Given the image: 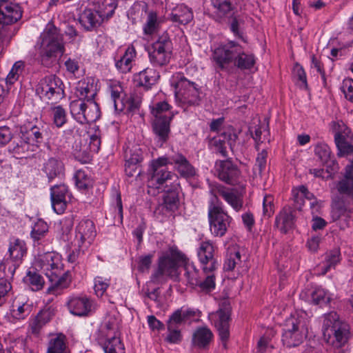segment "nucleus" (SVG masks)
Segmentation results:
<instances>
[{"instance_id": "nucleus-1", "label": "nucleus", "mask_w": 353, "mask_h": 353, "mask_svg": "<svg viewBox=\"0 0 353 353\" xmlns=\"http://www.w3.org/2000/svg\"><path fill=\"white\" fill-rule=\"evenodd\" d=\"M42 65L50 66L65 51L63 34L52 23H48L34 46Z\"/></svg>"}, {"instance_id": "nucleus-56", "label": "nucleus", "mask_w": 353, "mask_h": 353, "mask_svg": "<svg viewBox=\"0 0 353 353\" xmlns=\"http://www.w3.org/2000/svg\"><path fill=\"white\" fill-rule=\"evenodd\" d=\"M52 115L53 122L57 127H62L66 122V112L65 110L60 105L52 108Z\"/></svg>"}, {"instance_id": "nucleus-27", "label": "nucleus", "mask_w": 353, "mask_h": 353, "mask_svg": "<svg viewBox=\"0 0 353 353\" xmlns=\"http://www.w3.org/2000/svg\"><path fill=\"white\" fill-rule=\"evenodd\" d=\"M335 188L340 195L350 198L352 203L353 211V168L347 167L343 177L335 183Z\"/></svg>"}, {"instance_id": "nucleus-19", "label": "nucleus", "mask_w": 353, "mask_h": 353, "mask_svg": "<svg viewBox=\"0 0 353 353\" xmlns=\"http://www.w3.org/2000/svg\"><path fill=\"white\" fill-rule=\"evenodd\" d=\"M216 172L218 178L228 185H235L240 182L241 171L230 160L217 161Z\"/></svg>"}, {"instance_id": "nucleus-21", "label": "nucleus", "mask_w": 353, "mask_h": 353, "mask_svg": "<svg viewBox=\"0 0 353 353\" xmlns=\"http://www.w3.org/2000/svg\"><path fill=\"white\" fill-rule=\"evenodd\" d=\"M197 256L205 272L212 273L217 268L214 247L210 241L201 243L197 250Z\"/></svg>"}, {"instance_id": "nucleus-47", "label": "nucleus", "mask_w": 353, "mask_h": 353, "mask_svg": "<svg viewBox=\"0 0 353 353\" xmlns=\"http://www.w3.org/2000/svg\"><path fill=\"white\" fill-rule=\"evenodd\" d=\"M74 179L76 186L79 190H85L92 186V179L84 170H77Z\"/></svg>"}, {"instance_id": "nucleus-2", "label": "nucleus", "mask_w": 353, "mask_h": 353, "mask_svg": "<svg viewBox=\"0 0 353 353\" xmlns=\"http://www.w3.org/2000/svg\"><path fill=\"white\" fill-rule=\"evenodd\" d=\"M38 265L51 283L47 289L48 294L57 295L69 285L71 281L70 273L63 271V264L58 254L47 252L40 255Z\"/></svg>"}, {"instance_id": "nucleus-11", "label": "nucleus", "mask_w": 353, "mask_h": 353, "mask_svg": "<svg viewBox=\"0 0 353 353\" xmlns=\"http://www.w3.org/2000/svg\"><path fill=\"white\" fill-rule=\"evenodd\" d=\"M150 63L154 66L167 65L172 55V43L167 32H163L148 50Z\"/></svg>"}, {"instance_id": "nucleus-49", "label": "nucleus", "mask_w": 353, "mask_h": 353, "mask_svg": "<svg viewBox=\"0 0 353 353\" xmlns=\"http://www.w3.org/2000/svg\"><path fill=\"white\" fill-rule=\"evenodd\" d=\"M48 231L47 223L41 219H39L34 225L31 232V237L34 243L39 244V241L43 238Z\"/></svg>"}, {"instance_id": "nucleus-50", "label": "nucleus", "mask_w": 353, "mask_h": 353, "mask_svg": "<svg viewBox=\"0 0 353 353\" xmlns=\"http://www.w3.org/2000/svg\"><path fill=\"white\" fill-rule=\"evenodd\" d=\"M125 165H135L143 160V152L138 145H134L125 153Z\"/></svg>"}, {"instance_id": "nucleus-34", "label": "nucleus", "mask_w": 353, "mask_h": 353, "mask_svg": "<svg viewBox=\"0 0 353 353\" xmlns=\"http://www.w3.org/2000/svg\"><path fill=\"white\" fill-rule=\"evenodd\" d=\"M42 170L48 176L49 181H51L63 174L64 165L58 159L50 157L44 163Z\"/></svg>"}, {"instance_id": "nucleus-35", "label": "nucleus", "mask_w": 353, "mask_h": 353, "mask_svg": "<svg viewBox=\"0 0 353 353\" xmlns=\"http://www.w3.org/2000/svg\"><path fill=\"white\" fill-rule=\"evenodd\" d=\"M341 260V254L339 248H334L327 251L324 254L320 268L322 274H325L331 269H334Z\"/></svg>"}, {"instance_id": "nucleus-15", "label": "nucleus", "mask_w": 353, "mask_h": 353, "mask_svg": "<svg viewBox=\"0 0 353 353\" xmlns=\"http://www.w3.org/2000/svg\"><path fill=\"white\" fill-rule=\"evenodd\" d=\"M230 302L228 299L222 300L219 303V309L214 314V324L219 332L223 347H227L226 342L230 336V321L231 314Z\"/></svg>"}, {"instance_id": "nucleus-32", "label": "nucleus", "mask_w": 353, "mask_h": 353, "mask_svg": "<svg viewBox=\"0 0 353 353\" xmlns=\"http://www.w3.org/2000/svg\"><path fill=\"white\" fill-rule=\"evenodd\" d=\"M193 13L190 8L184 4H180L172 9L169 19L178 25H186L193 19Z\"/></svg>"}, {"instance_id": "nucleus-28", "label": "nucleus", "mask_w": 353, "mask_h": 353, "mask_svg": "<svg viewBox=\"0 0 353 353\" xmlns=\"http://www.w3.org/2000/svg\"><path fill=\"white\" fill-rule=\"evenodd\" d=\"M179 184L174 183L170 188L165 190L163 203L160 205L162 210L174 212L178 209L179 205Z\"/></svg>"}, {"instance_id": "nucleus-64", "label": "nucleus", "mask_w": 353, "mask_h": 353, "mask_svg": "<svg viewBox=\"0 0 353 353\" xmlns=\"http://www.w3.org/2000/svg\"><path fill=\"white\" fill-rule=\"evenodd\" d=\"M341 90L345 97L351 102H353V80L350 79H345L343 81Z\"/></svg>"}, {"instance_id": "nucleus-53", "label": "nucleus", "mask_w": 353, "mask_h": 353, "mask_svg": "<svg viewBox=\"0 0 353 353\" xmlns=\"http://www.w3.org/2000/svg\"><path fill=\"white\" fill-rule=\"evenodd\" d=\"M312 301L316 305H326L331 300L330 295L324 289L316 288L312 293Z\"/></svg>"}, {"instance_id": "nucleus-24", "label": "nucleus", "mask_w": 353, "mask_h": 353, "mask_svg": "<svg viewBox=\"0 0 353 353\" xmlns=\"http://www.w3.org/2000/svg\"><path fill=\"white\" fill-rule=\"evenodd\" d=\"M54 315V309L48 307L41 310L34 318L29 321V332L38 336L43 326L48 323Z\"/></svg>"}, {"instance_id": "nucleus-37", "label": "nucleus", "mask_w": 353, "mask_h": 353, "mask_svg": "<svg viewBox=\"0 0 353 353\" xmlns=\"http://www.w3.org/2000/svg\"><path fill=\"white\" fill-rule=\"evenodd\" d=\"M159 77L160 75L155 69L147 68L139 73L137 81L140 86L148 90L157 82Z\"/></svg>"}, {"instance_id": "nucleus-13", "label": "nucleus", "mask_w": 353, "mask_h": 353, "mask_svg": "<svg viewBox=\"0 0 353 353\" xmlns=\"http://www.w3.org/2000/svg\"><path fill=\"white\" fill-rule=\"evenodd\" d=\"M26 251L27 248L23 241L17 239L10 243L8 250L9 257L0 264V270L3 271L6 278H12L14 276L17 268L21 263Z\"/></svg>"}, {"instance_id": "nucleus-61", "label": "nucleus", "mask_w": 353, "mask_h": 353, "mask_svg": "<svg viewBox=\"0 0 353 353\" xmlns=\"http://www.w3.org/2000/svg\"><path fill=\"white\" fill-rule=\"evenodd\" d=\"M12 285L6 278H0V306L6 302V296L11 290Z\"/></svg>"}, {"instance_id": "nucleus-8", "label": "nucleus", "mask_w": 353, "mask_h": 353, "mask_svg": "<svg viewBox=\"0 0 353 353\" xmlns=\"http://www.w3.org/2000/svg\"><path fill=\"white\" fill-rule=\"evenodd\" d=\"M171 84L175 88L176 97L182 103L195 105L201 101L200 92L194 82L187 79L183 74L175 73L171 78Z\"/></svg>"}, {"instance_id": "nucleus-23", "label": "nucleus", "mask_w": 353, "mask_h": 353, "mask_svg": "<svg viewBox=\"0 0 353 353\" xmlns=\"http://www.w3.org/2000/svg\"><path fill=\"white\" fill-rule=\"evenodd\" d=\"M114 339H120L119 326L116 319L110 317L101 325L97 339L99 344H101Z\"/></svg>"}, {"instance_id": "nucleus-52", "label": "nucleus", "mask_w": 353, "mask_h": 353, "mask_svg": "<svg viewBox=\"0 0 353 353\" xmlns=\"http://www.w3.org/2000/svg\"><path fill=\"white\" fill-rule=\"evenodd\" d=\"M25 279L26 282L30 286L33 291L41 290L44 284L43 277L35 272L29 271Z\"/></svg>"}, {"instance_id": "nucleus-54", "label": "nucleus", "mask_w": 353, "mask_h": 353, "mask_svg": "<svg viewBox=\"0 0 353 353\" xmlns=\"http://www.w3.org/2000/svg\"><path fill=\"white\" fill-rule=\"evenodd\" d=\"M159 23L157 21V15L154 12H150L148 15L146 23L143 27L144 33L152 34L154 33L159 27Z\"/></svg>"}, {"instance_id": "nucleus-44", "label": "nucleus", "mask_w": 353, "mask_h": 353, "mask_svg": "<svg viewBox=\"0 0 353 353\" xmlns=\"http://www.w3.org/2000/svg\"><path fill=\"white\" fill-rule=\"evenodd\" d=\"M241 262V254L235 247H230L228 249L226 258L223 265L225 271H232Z\"/></svg>"}, {"instance_id": "nucleus-30", "label": "nucleus", "mask_w": 353, "mask_h": 353, "mask_svg": "<svg viewBox=\"0 0 353 353\" xmlns=\"http://www.w3.org/2000/svg\"><path fill=\"white\" fill-rule=\"evenodd\" d=\"M195 314V312L190 309H178L170 316L166 322V326L181 329V326L191 318L194 317Z\"/></svg>"}, {"instance_id": "nucleus-57", "label": "nucleus", "mask_w": 353, "mask_h": 353, "mask_svg": "<svg viewBox=\"0 0 353 353\" xmlns=\"http://www.w3.org/2000/svg\"><path fill=\"white\" fill-rule=\"evenodd\" d=\"M209 145L212 149H214L216 152L220 153L223 157H225L228 156L224 139H223L222 137L220 135L210 139L209 141Z\"/></svg>"}, {"instance_id": "nucleus-9", "label": "nucleus", "mask_w": 353, "mask_h": 353, "mask_svg": "<svg viewBox=\"0 0 353 353\" xmlns=\"http://www.w3.org/2000/svg\"><path fill=\"white\" fill-rule=\"evenodd\" d=\"M307 327L303 318L294 316L285 321L282 334V341L287 347H295L301 344L307 336Z\"/></svg>"}, {"instance_id": "nucleus-39", "label": "nucleus", "mask_w": 353, "mask_h": 353, "mask_svg": "<svg viewBox=\"0 0 353 353\" xmlns=\"http://www.w3.org/2000/svg\"><path fill=\"white\" fill-rule=\"evenodd\" d=\"M47 353H70L65 336L63 334L54 335L48 342Z\"/></svg>"}, {"instance_id": "nucleus-42", "label": "nucleus", "mask_w": 353, "mask_h": 353, "mask_svg": "<svg viewBox=\"0 0 353 353\" xmlns=\"http://www.w3.org/2000/svg\"><path fill=\"white\" fill-rule=\"evenodd\" d=\"M136 56V50L133 46L125 50V54L116 62V67L123 73L129 72L132 67V61Z\"/></svg>"}, {"instance_id": "nucleus-58", "label": "nucleus", "mask_w": 353, "mask_h": 353, "mask_svg": "<svg viewBox=\"0 0 353 353\" xmlns=\"http://www.w3.org/2000/svg\"><path fill=\"white\" fill-rule=\"evenodd\" d=\"M168 334L164 340L167 343L172 344H179L182 341V334L181 329L167 327Z\"/></svg>"}, {"instance_id": "nucleus-51", "label": "nucleus", "mask_w": 353, "mask_h": 353, "mask_svg": "<svg viewBox=\"0 0 353 353\" xmlns=\"http://www.w3.org/2000/svg\"><path fill=\"white\" fill-rule=\"evenodd\" d=\"M23 139H19L14 140L11 145L10 146V151L15 155L19 156V158H22L23 155L26 152L28 151L30 148V142Z\"/></svg>"}, {"instance_id": "nucleus-43", "label": "nucleus", "mask_w": 353, "mask_h": 353, "mask_svg": "<svg viewBox=\"0 0 353 353\" xmlns=\"http://www.w3.org/2000/svg\"><path fill=\"white\" fill-rule=\"evenodd\" d=\"M77 91L79 99L82 101H94V99L97 94V89L93 82H80Z\"/></svg>"}, {"instance_id": "nucleus-3", "label": "nucleus", "mask_w": 353, "mask_h": 353, "mask_svg": "<svg viewBox=\"0 0 353 353\" xmlns=\"http://www.w3.org/2000/svg\"><path fill=\"white\" fill-rule=\"evenodd\" d=\"M349 325L340 320L335 312H331L323 316V335L325 341L334 348H340L348 339Z\"/></svg>"}, {"instance_id": "nucleus-25", "label": "nucleus", "mask_w": 353, "mask_h": 353, "mask_svg": "<svg viewBox=\"0 0 353 353\" xmlns=\"http://www.w3.org/2000/svg\"><path fill=\"white\" fill-rule=\"evenodd\" d=\"M105 13L91 8L85 9L79 16V23L87 31L97 29L101 24Z\"/></svg>"}, {"instance_id": "nucleus-18", "label": "nucleus", "mask_w": 353, "mask_h": 353, "mask_svg": "<svg viewBox=\"0 0 353 353\" xmlns=\"http://www.w3.org/2000/svg\"><path fill=\"white\" fill-rule=\"evenodd\" d=\"M172 164L174 168L185 178H190L195 175L194 168L190 163L185 156L180 153H176L168 157H163L157 159L156 164Z\"/></svg>"}, {"instance_id": "nucleus-46", "label": "nucleus", "mask_w": 353, "mask_h": 353, "mask_svg": "<svg viewBox=\"0 0 353 353\" xmlns=\"http://www.w3.org/2000/svg\"><path fill=\"white\" fill-rule=\"evenodd\" d=\"M32 305L26 303L14 302L10 310L13 318L17 320H23L31 313Z\"/></svg>"}, {"instance_id": "nucleus-60", "label": "nucleus", "mask_w": 353, "mask_h": 353, "mask_svg": "<svg viewBox=\"0 0 353 353\" xmlns=\"http://www.w3.org/2000/svg\"><path fill=\"white\" fill-rule=\"evenodd\" d=\"M334 142L339 151L337 154L338 156L342 157L345 154L353 153V146L345 141V137L334 140Z\"/></svg>"}, {"instance_id": "nucleus-55", "label": "nucleus", "mask_w": 353, "mask_h": 353, "mask_svg": "<svg viewBox=\"0 0 353 353\" xmlns=\"http://www.w3.org/2000/svg\"><path fill=\"white\" fill-rule=\"evenodd\" d=\"M315 154L323 163H327L330 159L331 151L329 146L325 143H318L314 148Z\"/></svg>"}, {"instance_id": "nucleus-12", "label": "nucleus", "mask_w": 353, "mask_h": 353, "mask_svg": "<svg viewBox=\"0 0 353 353\" xmlns=\"http://www.w3.org/2000/svg\"><path fill=\"white\" fill-rule=\"evenodd\" d=\"M70 108L72 117L81 124L93 123L100 117V109L95 101L74 100Z\"/></svg>"}, {"instance_id": "nucleus-7", "label": "nucleus", "mask_w": 353, "mask_h": 353, "mask_svg": "<svg viewBox=\"0 0 353 353\" xmlns=\"http://www.w3.org/2000/svg\"><path fill=\"white\" fill-rule=\"evenodd\" d=\"M180 263L183 264L184 277L187 284L194 288H199V290L204 292H209L215 288V278L212 273L201 271L196 268L193 263L185 259L181 261Z\"/></svg>"}, {"instance_id": "nucleus-14", "label": "nucleus", "mask_w": 353, "mask_h": 353, "mask_svg": "<svg viewBox=\"0 0 353 353\" xmlns=\"http://www.w3.org/2000/svg\"><path fill=\"white\" fill-rule=\"evenodd\" d=\"M97 232L93 222L90 219L81 221L76 228L75 236L72 241L73 247H77L79 252L83 253L93 242Z\"/></svg>"}, {"instance_id": "nucleus-36", "label": "nucleus", "mask_w": 353, "mask_h": 353, "mask_svg": "<svg viewBox=\"0 0 353 353\" xmlns=\"http://www.w3.org/2000/svg\"><path fill=\"white\" fill-rule=\"evenodd\" d=\"M14 23L0 20V48L8 46L12 38L17 34L19 28Z\"/></svg>"}, {"instance_id": "nucleus-40", "label": "nucleus", "mask_w": 353, "mask_h": 353, "mask_svg": "<svg viewBox=\"0 0 353 353\" xmlns=\"http://www.w3.org/2000/svg\"><path fill=\"white\" fill-rule=\"evenodd\" d=\"M212 333L205 327H199L192 336V344L199 348H205L212 339Z\"/></svg>"}, {"instance_id": "nucleus-38", "label": "nucleus", "mask_w": 353, "mask_h": 353, "mask_svg": "<svg viewBox=\"0 0 353 353\" xmlns=\"http://www.w3.org/2000/svg\"><path fill=\"white\" fill-rule=\"evenodd\" d=\"M26 139L30 142L41 143L43 141V137L46 134V128L41 122H37L35 125L26 126Z\"/></svg>"}, {"instance_id": "nucleus-62", "label": "nucleus", "mask_w": 353, "mask_h": 353, "mask_svg": "<svg viewBox=\"0 0 353 353\" xmlns=\"http://www.w3.org/2000/svg\"><path fill=\"white\" fill-rule=\"evenodd\" d=\"M274 198L272 195H265L263 201V214L270 217L274 214Z\"/></svg>"}, {"instance_id": "nucleus-31", "label": "nucleus", "mask_w": 353, "mask_h": 353, "mask_svg": "<svg viewBox=\"0 0 353 353\" xmlns=\"http://www.w3.org/2000/svg\"><path fill=\"white\" fill-rule=\"evenodd\" d=\"M211 5L216 21H222L233 16L235 8L230 0H211Z\"/></svg>"}, {"instance_id": "nucleus-59", "label": "nucleus", "mask_w": 353, "mask_h": 353, "mask_svg": "<svg viewBox=\"0 0 353 353\" xmlns=\"http://www.w3.org/2000/svg\"><path fill=\"white\" fill-rule=\"evenodd\" d=\"M110 285L109 280L101 276L94 279V290L97 296H102Z\"/></svg>"}, {"instance_id": "nucleus-4", "label": "nucleus", "mask_w": 353, "mask_h": 353, "mask_svg": "<svg viewBox=\"0 0 353 353\" xmlns=\"http://www.w3.org/2000/svg\"><path fill=\"white\" fill-rule=\"evenodd\" d=\"M184 259L185 255L179 252H172L170 255L160 257L158 267L150 276V282L155 285H162L168 278L176 280L179 277V262Z\"/></svg>"}, {"instance_id": "nucleus-26", "label": "nucleus", "mask_w": 353, "mask_h": 353, "mask_svg": "<svg viewBox=\"0 0 353 353\" xmlns=\"http://www.w3.org/2000/svg\"><path fill=\"white\" fill-rule=\"evenodd\" d=\"M68 188L65 185H54L50 189L52 206L57 214H62L67 206L65 199Z\"/></svg>"}, {"instance_id": "nucleus-33", "label": "nucleus", "mask_w": 353, "mask_h": 353, "mask_svg": "<svg viewBox=\"0 0 353 353\" xmlns=\"http://www.w3.org/2000/svg\"><path fill=\"white\" fill-rule=\"evenodd\" d=\"M275 225L283 233H287L294 225V215L290 208H285L276 217Z\"/></svg>"}, {"instance_id": "nucleus-17", "label": "nucleus", "mask_w": 353, "mask_h": 353, "mask_svg": "<svg viewBox=\"0 0 353 353\" xmlns=\"http://www.w3.org/2000/svg\"><path fill=\"white\" fill-rule=\"evenodd\" d=\"M211 197L221 196L235 211L239 212L243 207V198L237 189L230 188L221 184H214L210 186Z\"/></svg>"}, {"instance_id": "nucleus-6", "label": "nucleus", "mask_w": 353, "mask_h": 353, "mask_svg": "<svg viewBox=\"0 0 353 353\" xmlns=\"http://www.w3.org/2000/svg\"><path fill=\"white\" fill-rule=\"evenodd\" d=\"M171 106L166 101L154 103L151 113L154 117L152 121V130L161 143L167 141L170 132V121L174 117Z\"/></svg>"}, {"instance_id": "nucleus-48", "label": "nucleus", "mask_w": 353, "mask_h": 353, "mask_svg": "<svg viewBox=\"0 0 353 353\" xmlns=\"http://www.w3.org/2000/svg\"><path fill=\"white\" fill-rule=\"evenodd\" d=\"M105 353H125V347L121 339L105 341L99 344Z\"/></svg>"}, {"instance_id": "nucleus-41", "label": "nucleus", "mask_w": 353, "mask_h": 353, "mask_svg": "<svg viewBox=\"0 0 353 353\" xmlns=\"http://www.w3.org/2000/svg\"><path fill=\"white\" fill-rule=\"evenodd\" d=\"M109 90L116 111L121 112L125 108L123 97V88L119 82L112 81L109 84Z\"/></svg>"}, {"instance_id": "nucleus-5", "label": "nucleus", "mask_w": 353, "mask_h": 353, "mask_svg": "<svg viewBox=\"0 0 353 353\" xmlns=\"http://www.w3.org/2000/svg\"><path fill=\"white\" fill-rule=\"evenodd\" d=\"M210 230L214 236H223L230 228L232 218L226 212L221 202L216 197H211L208 206Z\"/></svg>"}, {"instance_id": "nucleus-10", "label": "nucleus", "mask_w": 353, "mask_h": 353, "mask_svg": "<svg viewBox=\"0 0 353 353\" xmlns=\"http://www.w3.org/2000/svg\"><path fill=\"white\" fill-rule=\"evenodd\" d=\"M36 93L41 99L48 100L52 103H57L65 95L64 85L56 75H48L42 78L37 85Z\"/></svg>"}, {"instance_id": "nucleus-45", "label": "nucleus", "mask_w": 353, "mask_h": 353, "mask_svg": "<svg viewBox=\"0 0 353 353\" xmlns=\"http://www.w3.org/2000/svg\"><path fill=\"white\" fill-rule=\"evenodd\" d=\"M234 64L241 70H248L255 64V58L252 54L245 53L240 46V53L236 57Z\"/></svg>"}, {"instance_id": "nucleus-20", "label": "nucleus", "mask_w": 353, "mask_h": 353, "mask_svg": "<svg viewBox=\"0 0 353 353\" xmlns=\"http://www.w3.org/2000/svg\"><path fill=\"white\" fill-rule=\"evenodd\" d=\"M67 306L70 313L79 316H88L95 310L94 301L86 296H70Z\"/></svg>"}, {"instance_id": "nucleus-22", "label": "nucleus", "mask_w": 353, "mask_h": 353, "mask_svg": "<svg viewBox=\"0 0 353 353\" xmlns=\"http://www.w3.org/2000/svg\"><path fill=\"white\" fill-rule=\"evenodd\" d=\"M157 161V159L152 162L153 174L151 177L150 183L157 184V188H160L164 184H165V188H168V183H170L171 186L172 184L176 183L175 181L178 178L177 176L162 168L167 164H156Z\"/></svg>"}, {"instance_id": "nucleus-16", "label": "nucleus", "mask_w": 353, "mask_h": 353, "mask_svg": "<svg viewBox=\"0 0 353 353\" xmlns=\"http://www.w3.org/2000/svg\"><path fill=\"white\" fill-rule=\"evenodd\" d=\"M240 53V45L234 41L220 44L214 51L213 59L219 68L223 70L231 63H234L235 58Z\"/></svg>"}, {"instance_id": "nucleus-63", "label": "nucleus", "mask_w": 353, "mask_h": 353, "mask_svg": "<svg viewBox=\"0 0 353 353\" xmlns=\"http://www.w3.org/2000/svg\"><path fill=\"white\" fill-rule=\"evenodd\" d=\"M268 152L265 150H263L258 154L255 163V169L258 170V174L262 175L263 172L266 167V159Z\"/></svg>"}, {"instance_id": "nucleus-29", "label": "nucleus", "mask_w": 353, "mask_h": 353, "mask_svg": "<svg viewBox=\"0 0 353 353\" xmlns=\"http://www.w3.org/2000/svg\"><path fill=\"white\" fill-rule=\"evenodd\" d=\"M22 17V11L18 4L0 3V20H5L10 23H16Z\"/></svg>"}]
</instances>
